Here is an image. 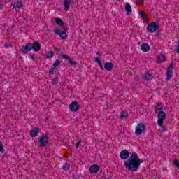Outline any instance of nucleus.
Here are the masks:
<instances>
[{
	"instance_id": "1",
	"label": "nucleus",
	"mask_w": 179,
	"mask_h": 179,
	"mask_svg": "<svg viewBox=\"0 0 179 179\" xmlns=\"http://www.w3.org/2000/svg\"><path fill=\"white\" fill-rule=\"evenodd\" d=\"M141 163H143V160L139 158L138 153L133 152L129 159L125 161L124 166L131 171H138Z\"/></svg>"
},
{
	"instance_id": "2",
	"label": "nucleus",
	"mask_w": 179,
	"mask_h": 179,
	"mask_svg": "<svg viewBox=\"0 0 179 179\" xmlns=\"http://www.w3.org/2000/svg\"><path fill=\"white\" fill-rule=\"evenodd\" d=\"M34 50L36 52H38L40 50H41V45L38 42H34L33 43H28L25 45V46H23L22 49H20L21 52L22 54H27V52H30Z\"/></svg>"
},
{
	"instance_id": "3",
	"label": "nucleus",
	"mask_w": 179,
	"mask_h": 179,
	"mask_svg": "<svg viewBox=\"0 0 179 179\" xmlns=\"http://www.w3.org/2000/svg\"><path fill=\"white\" fill-rule=\"evenodd\" d=\"M68 30H69V28L68 27H65L62 31L61 29H56L55 30V33L57 36H59L62 40H66V38H68V34H66V31H68Z\"/></svg>"
},
{
	"instance_id": "4",
	"label": "nucleus",
	"mask_w": 179,
	"mask_h": 179,
	"mask_svg": "<svg viewBox=\"0 0 179 179\" xmlns=\"http://www.w3.org/2000/svg\"><path fill=\"white\" fill-rule=\"evenodd\" d=\"M159 24L156 22H152L150 24H149L147 27V31L148 33H154V31H156L157 30H159Z\"/></svg>"
},
{
	"instance_id": "5",
	"label": "nucleus",
	"mask_w": 179,
	"mask_h": 179,
	"mask_svg": "<svg viewBox=\"0 0 179 179\" xmlns=\"http://www.w3.org/2000/svg\"><path fill=\"white\" fill-rule=\"evenodd\" d=\"M49 141L50 136H48V134H43L39 140V145L41 148H45L47 145H48Z\"/></svg>"
},
{
	"instance_id": "6",
	"label": "nucleus",
	"mask_w": 179,
	"mask_h": 179,
	"mask_svg": "<svg viewBox=\"0 0 179 179\" xmlns=\"http://www.w3.org/2000/svg\"><path fill=\"white\" fill-rule=\"evenodd\" d=\"M166 113H164V111L161 110L158 113V125H162V124H164V120H166Z\"/></svg>"
},
{
	"instance_id": "7",
	"label": "nucleus",
	"mask_w": 179,
	"mask_h": 179,
	"mask_svg": "<svg viewBox=\"0 0 179 179\" xmlns=\"http://www.w3.org/2000/svg\"><path fill=\"white\" fill-rule=\"evenodd\" d=\"M145 129L146 127L143 124V123H139L136 128L135 134L139 136V135H142V132H144Z\"/></svg>"
},
{
	"instance_id": "8",
	"label": "nucleus",
	"mask_w": 179,
	"mask_h": 179,
	"mask_svg": "<svg viewBox=\"0 0 179 179\" xmlns=\"http://www.w3.org/2000/svg\"><path fill=\"white\" fill-rule=\"evenodd\" d=\"M60 57L62 59H66V61H68V64L69 65H71V66H73V67L76 66V62L72 60L69 55L62 54Z\"/></svg>"
},
{
	"instance_id": "9",
	"label": "nucleus",
	"mask_w": 179,
	"mask_h": 179,
	"mask_svg": "<svg viewBox=\"0 0 179 179\" xmlns=\"http://www.w3.org/2000/svg\"><path fill=\"white\" fill-rule=\"evenodd\" d=\"M173 69H174V66L171 64L166 70V80H170L173 77Z\"/></svg>"
},
{
	"instance_id": "10",
	"label": "nucleus",
	"mask_w": 179,
	"mask_h": 179,
	"mask_svg": "<svg viewBox=\"0 0 179 179\" xmlns=\"http://www.w3.org/2000/svg\"><path fill=\"white\" fill-rule=\"evenodd\" d=\"M69 109H70V110H71L73 112L78 111V110H79V103H78V101H73L69 105Z\"/></svg>"
},
{
	"instance_id": "11",
	"label": "nucleus",
	"mask_w": 179,
	"mask_h": 179,
	"mask_svg": "<svg viewBox=\"0 0 179 179\" xmlns=\"http://www.w3.org/2000/svg\"><path fill=\"white\" fill-rule=\"evenodd\" d=\"M40 128L34 127L30 131L31 138H36V136H38V134H40Z\"/></svg>"
},
{
	"instance_id": "12",
	"label": "nucleus",
	"mask_w": 179,
	"mask_h": 179,
	"mask_svg": "<svg viewBox=\"0 0 179 179\" xmlns=\"http://www.w3.org/2000/svg\"><path fill=\"white\" fill-rule=\"evenodd\" d=\"M120 157L122 159V160H127V159L129 157V152H128L127 150L121 151L120 153Z\"/></svg>"
},
{
	"instance_id": "13",
	"label": "nucleus",
	"mask_w": 179,
	"mask_h": 179,
	"mask_svg": "<svg viewBox=\"0 0 179 179\" xmlns=\"http://www.w3.org/2000/svg\"><path fill=\"white\" fill-rule=\"evenodd\" d=\"M22 8H23V3H22V1H17L16 2H15L13 3V9H15V10H16V12H17V10H19V9H22Z\"/></svg>"
},
{
	"instance_id": "14",
	"label": "nucleus",
	"mask_w": 179,
	"mask_h": 179,
	"mask_svg": "<svg viewBox=\"0 0 179 179\" xmlns=\"http://www.w3.org/2000/svg\"><path fill=\"white\" fill-rule=\"evenodd\" d=\"M99 170H100V166L97 164H93L90 168V171L94 174L99 173Z\"/></svg>"
},
{
	"instance_id": "15",
	"label": "nucleus",
	"mask_w": 179,
	"mask_h": 179,
	"mask_svg": "<svg viewBox=\"0 0 179 179\" xmlns=\"http://www.w3.org/2000/svg\"><path fill=\"white\" fill-rule=\"evenodd\" d=\"M104 68L106 71H111L114 69V64L111 62H106L104 64Z\"/></svg>"
},
{
	"instance_id": "16",
	"label": "nucleus",
	"mask_w": 179,
	"mask_h": 179,
	"mask_svg": "<svg viewBox=\"0 0 179 179\" xmlns=\"http://www.w3.org/2000/svg\"><path fill=\"white\" fill-rule=\"evenodd\" d=\"M141 50L143 52H148V51L150 50V46H149V44L148 43H143L141 45Z\"/></svg>"
},
{
	"instance_id": "17",
	"label": "nucleus",
	"mask_w": 179,
	"mask_h": 179,
	"mask_svg": "<svg viewBox=\"0 0 179 179\" xmlns=\"http://www.w3.org/2000/svg\"><path fill=\"white\" fill-rule=\"evenodd\" d=\"M73 1V0H64V10H66V12H68V10H69V6H71V3Z\"/></svg>"
},
{
	"instance_id": "18",
	"label": "nucleus",
	"mask_w": 179,
	"mask_h": 179,
	"mask_svg": "<svg viewBox=\"0 0 179 179\" xmlns=\"http://www.w3.org/2000/svg\"><path fill=\"white\" fill-rule=\"evenodd\" d=\"M140 15H141V18L143 19L144 23H146V24H149V21H148V15L145 14V12L143 10H140Z\"/></svg>"
},
{
	"instance_id": "19",
	"label": "nucleus",
	"mask_w": 179,
	"mask_h": 179,
	"mask_svg": "<svg viewBox=\"0 0 179 179\" xmlns=\"http://www.w3.org/2000/svg\"><path fill=\"white\" fill-rule=\"evenodd\" d=\"M124 10H126L127 15H129V13L132 12V7H131V4L127 3L124 8Z\"/></svg>"
},
{
	"instance_id": "20",
	"label": "nucleus",
	"mask_w": 179,
	"mask_h": 179,
	"mask_svg": "<svg viewBox=\"0 0 179 179\" xmlns=\"http://www.w3.org/2000/svg\"><path fill=\"white\" fill-rule=\"evenodd\" d=\"M152 78L153 76L152 75V73H145V74L144 75V79L145 80H152Z\"/></svg>"
},
{
	"instance_id": "21",
	"label": "nucleus",
	"mask_w": 179,
	"mask_h": 179,
	"mask_svg": "<svg viewBox=\"0 0 179 179\" xmlns=\"http://www.w3.org/2000/svg\"><path fill=\"white\" fill-rule=\"evenodd\" d=\"M157 110L159 111H162V110H164V108H163V107H162V103H158L155 108V114H157Z\"/></svg>"
},
{
	"instance_id": "22",
	"label": "nucleus",
	"mask_w": 179,
	"mask_h": 179,
	"mask_svg": "<svg viewBox=\"0 0 179 179\" xmlns=\"http://www.w3.org/2000/svg\"><path fill=\"white\" fill-rule=\"evenodd\" d=\"M128 112L127 111H122L120 113V117H122V120H127L128 118Z\"/></svg>"
},
{
	"instance_id": "23",
	"label": "nucleus",
	"mask_w": 179,
	"mask_h": 179,
	"mask_svg": "<svg viewBox=\"0 0 179 179\" xmlns=\"http://www.w3.org/2000/svg\"><path fill=\"white\" fill-rule=\"evenodd\" d=\"M166 60V57L164 56V55H159L157 57V61L158 62H164Z\"/></svg>"
},
{
	"instance_id": "24",
	"label": "nucleus",
	"mask_w": 179,
	"mask_h": 179,
	"mask_svg": "<svg viewBox=\"0 0 179 179\" xmlns=\"http://www.w3.org/2000/svg\"><path fill=\"white\" fill-rule=\"evenodd\" d=\"M55 22L58 26H64V21H62V19L61 18H56Z\"/></svg>"
},
{
	"instance_id": "25",
	"label": "nucleus",
	"mask_w": 179,
	"mask_h": 179,
	"mask_svg": "<svg viewBox=\"0 0 179 179\" xmlns=\"http://www.w3.org/2000/svg\"><path fill=\"white\" fill-rule=\"evenodd\" d=\"M95 62L99 64V65L102 71H103V70H104V67L103 66V64H101V60H100V58L96 57V58H95Z\"/></svg>"
},
{
	"instance_id": "26",
	"label": "nucleus",
	"mask_w": 179,
	"mask_h": 179,
	"mask_svg": "<svg viewBox=\"0 0 179 179\" xmlns=\"http://www.w3.org/2000/svg\"><path fill=\"white\" fill-rule=\"evenodd\" d=\"M54 55H55L54 52H48L46 53V58L47 59L52 58V57H54Z\"/></svg>"
},
{
	"instance_id": "27",
	"label": "nucleus",
	"mask_w": 179,
	"mask_h": 179,
	"mask_svg": "<svg viewBox=\"0 0 179 179\" xmlns=\"http://www.w3.org/2000/svg\"><path fill=\"white\" fill-rule=\"evenodd\" d=\"M59 65H61V62H59V60H56L52 64V67L55 69L57 66H59Z\"/></svg>"
},
{
	"instance_id": "28",
	"label": "nucleus",
	"mask_w": 179,
	"mask_h": 179,
	"mask_svg": "<svg viewBox=\"0 0 179 179\" xmlns=\"http://www.w3.org/2000/svg\"><path fill=\"white\" fill-rule=\"evenodd\" d=\"M159 126V132H166V127H164V125H163V124Z\"/></svg>"
},
{
	"instance_id": "29",
	"label": "nucleus",
	"mask_w": 179,
	"mask_h": 179,
	"mask_svg": "<svg viewBox=\"0 0 179 179\" xmlns=\"http://www.w3.org/2000/svg\"><path fill=\"white\" fill-rule=\"evenodd\" d=\"M5 152V150L3 149V143L2 141H0V152L3 153Z\"/></svg>"
},
{
	"instance_id": "30",
	"label": "nucleus",
	"mask_w": 179,
	"mask_h": 179,
	"mask_svg": "<svg viewBox=\"0 0 179 179\" xmlns=\"http://www.w3.org/2000/svg\"><path fill=\"white\" fill-rule=\"evenodd\" d=\"M69 167H71L68 163H66L64 166H63V170H69Z\"/></svg>"
},
{
	"instance_id": "31",
	"label": "nucleus",
	"mask_w": 179,
	"mask_h": 179,
	"mask_svg": "<svg viewBox=\"0 0 179 179\" xmlns=\"http://www.w3.org/2000/svg\"><path fill=\"white\" fill-rule=\"evenodd\" d=\"M58 83V77H55L52 80V85H57Z\"/></svg>"
},
{
	"instance_id": "32",
	"label": "nucleus",
	"mask_w": 179,
	"mask_h": 179,
	"mask_svg": "<svg viewBox=\"0 0 179 179\" xmlns=\"http://www.w3.org/2000/svg\"><path fill=\"white\" fill-rule=\"evenodd\" d=\"M55 69H54V67H52L50 70H49V75H54V71Z\"/></svg>"
},
{
	"instance_id": "33",
	"label": "nucleus",
	"mask_w": 179,
	"mask_h": 179,
	"mask_svg": "<svg viewBox=\"0 0 179 179\" xmlns=\"http://www.w3.org/2000/svg\"><path fill=\"white\" fill-rule=\"evenodd\" d=\"M80 143H82V140H80L78 142H77V143L76 144V149H79V145H80Z\"/></svg>"
},
{
	"instance_id": "34",
	"label": "nucleus",
	"mask_w": 179,
	"mask_h": 179,
	"mask_svg": "<svg viewBox=\"0 0 179 179\" xmlns=\"http://www.w3.org/2000/svg\"><path fill=\"white\" fill-rule=\"evenodd\" d=\"M30 58H31V59H33V61H34V59H35V58H34V54H31V55H30Z\"/></svg>"
},
{
	"instance_id": "35",
	"label": "nucleus",
	"mask_w": 179,
	"mask_h": 179,
	"mask_svg": "<svg viewBox=\"0 0 179 179\" xmlns=\"http://www.w3.org/2000/svg\"><path fill=\"white\" fill-rule=\"evenodd\" d=\"M141 3V5H143L145 3V0H138Z\"/></svg>"
},
{
	"instance_id": "36",
	"label": "nucleus",
	"mask_w": 179,
	"mask_h": 179,
	"mask_svg": "<svg viewBox=\"0 0 179 179\" xmlns=\"http://www.w3.org/2000/svg\"><path fill=\"white\" fill-rule=\"evenodd\" d=\"M175 51L177 52V54H179V48H176Z\"/></svg>"
},
{
	"instance_id": "37",
	"label": "nucleus",
	"mask_w": 179,
	"mask_h": 179,
	"mask_svg": "<svg viewBox=\"0 0 179 179\" xmlns=\"http://www.w3.org/2000/svg\"><path fill=\"white\" fill-rule=\"evenodd\" d=\"M9 45H9V44H8V43H6V44L4 45V47H5L6 48H8V47H9Z\"/></svg>"
},
{
	"instance_id": "38",
	"label": "nucleus",
	"mask_w": 179,
	"mask_h": 179,
	"mask_svg": "<svg viewBox=\"0 0 179 179\" xmlns=\"http://www.w3.org/2000/svg\"><path fill=\"white\" fill-rule=\"evenodd\" d=\"M176 48H179V38H178V41Z\"/></svg>"
},
{
	"instance_id": "39",
	"label": "nucleus",
	"mask_w": 179,
	"mask_h": 179,
	"mask_svg": "<svg viewBox=\"0 0 179 179\" xmlns=\"http://www.w3.org/2000/svg\"><path fill=\"white\" fill-rule=\"evenodd\" d=\"M55 50H56V51H61V49H58V48H55Z\"/></svg>"
},
{
	"instance_id": "40",
	"label": "nucleus",
	"mask_w": 179,
	"mask_h": 179,
	"mask_svg": "<svg viewBox=\"0 0 179 179\" xmlns=\"http://www.w3.org/2000/svg\"><path fill=\"white\" fill-rule=\"evenodd\" d=\"M135 80H136V82H138L139 80L138 79V78H134Z\"/></svg>"
},
{
	"instance_id": "41",
	"label": "nucleus",
	"mask_w": 179,
	"mask_h": 179,
	"mask_svg": "<svg viewBox=\"0 0 179 179\" xmlns=\"http://www.w3.org/2000/svg\"><path fill=\"white\" fill-rule=\"evenodd\" d=\"M71 156H72V152L70 153Z\"/></svg>"
},
{
	"instance_id": "42",
	"label": "nucleus",
	"mask_w": 179,
	"mask_h": 179,
	"mask_svg": "<svg viewBox=\"0 0 179 179\" xmlns=\"http://www.w3.org/2000/svg\"><path fill=\"white\" fill-rule=\"evenodd\" d=\"M7 1H8V2H10V0H7Z\"/></svg>"
},
{
	"instance_id": "43",
	"label": "nucleus",
	"mask_w": 179,
	"mask_h": 179,
	"mask_svg": "<svg viewBox=\"0 0 179 179\" xmlns=\"http://www.w3.org/2000/svg\"><path fill=\"white\" fill-rule=\"evenodd\" d=\"M136 3H138V1H136Z\"/></svg>"
},
{
	"instance_id": "44",
	"label": "nucleus",
	"mask_w": 179,
	"mask_h": 179,
	"mask_svg": "<svg viewBox=\"0 0 179 179\" xmlns=\"http://www.w3.org/2000/svg\"><path fill=\"white\" fill-rule=\"evenodd\" d=\"M7 3V1H5V3Z\"/></svg>"
},
{
	"instance_id": "45",
	"label": "nucleus",
	"mask_w": 179,
	"mask_h": 179,
	"mask_svg": "<svg viewBox=\"0 0 179 179\" xmlns=\"http://www.w3.org/2000/svg\"><path fill=\"white\" fill-rule=\"evenodd\" d=\"M46 120H48V117H46Z\"/></svg>"
},
{
	"instance_id": "46",
	"label": "nucleus",
	"mask_w": 179,
	"mask_h": 179,
	"mask_svg": "<svg viewBox=\"0 0 179 179\" xmlns=\"http://www.w3.org/2000/svg\"><path fill=\"white\" fill-rule=\"evenodd\" d=\"M97 54H100L99 52H97Z\"/></svg>"
},
{
	"instance_id": "47",
	"label": "nucleus",
	"mask_w": 179,
	"mask_h": 179,
	"mask_svg": "<svg viewBox=\"0 0 179 179\" xmlns=\"http://www.w3.org/2000/svg\"><path fill=\"white\" fill-rule=\"evenodd\" d=\"M108 179H110V178H108Z\"/></svg>"
}]
</instances>
